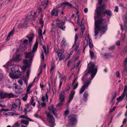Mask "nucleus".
<instances>
[{
    "label": "nucleus",
    "mask_w": 127,
    "mask_h": 127,
    "mask_svg": "<svg viewBox=\"0 0 127 127\" xmlns=\"http://www.w3.org/2000/svg\"><path fill=\"white\" fill-rule=\"evenodd\" d=\"M38 45V42L37 41H36L33 45L32 51L28 53L25 52L24 53L25 58H30V60H24L23 63L24 65L21 67L23 72H24L26 70L27 67H28L30 66V63L31 62L32 58L34 57V53L37 50Z\"/></svg>",
    "instance_id": "1"
},
{
    "label": "nucleus",
    "mask_w": 127,
    "mask_h": 127,
    "mask_svg": "<svg viewBox=\"0 0 127 127\" xmlns=\"http://www.w3.org/2000/svg\"><path fill=\"white\" fill-rule=\"evenodd\" d=\"M95 19V36H97L99 31H101L104 33L107 30V25L106 24L105 25L100 26L103 21V19H100L97 20V19L94 17Z\"/></svg>",
    "instance_id": "2"
},
{
    "label": "nucleus",
    "mask_w": 127,
    "mask_h": 127,
    "mask_svg": "<svg viewBox=\"0 0 127 127\" xmlns=\"http://www.w3.org/2000/svg\"><path fill=\"white\" fill-rule=\"evenodd\" d=\"M104 7V5H102L96 8V9L95 10V18L98 19H103V15L104 16L107 15L109 17L111 16L112 15V11L109 10H106L103 12L101 11L103 9Z\"/></svg>",
    "instance_id": "3"
},
{
    "label": "nucleus",
    "mask_w": 127,
    "mask_h": 127,
    "mask_svg": "<svg viewBox=\"0 0 127 127\" xmlns=\"http://www.w3.org/2000/svg\"><path fill=\"white\" fill-rule=\"evenodd\" d=\"M87 67L88 69L87 73L91 74V78H90L91 81L95 76L97 72V69L93 63L91 62H90L88 64Z\"/></svg>",
    "instance_id": "4"
},
{
    "label": "nucleus",
    "mask_w": 127,
    "mask_h": 127,
    "mask_svg": "<svg viewBox=\"0 0 127 127\" xmlns=\"http://www.w3.org/2000/svg\"><path fill=\"white\" fill-rule=\"evenodd\" d=\"M64 50L62 49H59L58 51H57V56H56V60L58 59L59 58V61H61V60L64 58L65 56L64 54Z\"/></svg>",
    "instance_id": "5"
},
{
    "label": "nucleus",
    "mask_w": 127,
    "mask_h": 127,
    "mask_svg": "<svg viewBox=\"0 0 127 127\" xmlns=\"http://www.w3.org/2000/svg\"><path fill=\"white\" fill-rule=\"evenodd\" d=\"M77 123V119L74 115H72L68 119V124L71 126H75Z\"/></svg>",
    "instance_id": "6"
},
{
    "label": "nucleus",
    "mask_w": 127,
    "mask_h": 127,
    "mask_svg": "<svg viewBox=\"0 0 127 127\" xmlns=\"http://www.w3.org/2000/svg\"><path fill=\"white\" fill-rule=\"evenodd\" d=\"M48 119L49 122L52 124L51 125H49V126L51 127H54L55 125V119L53 116L51 115L49 112H48Z\"/></svg>",
    "instance_id": "7"
},
{
    "label": "nucleus",
    "mask_w": 127,
    "mask_h": 127,
    "mask_svg": "<svg viewBox=\"0 0 127 127\" xmlns=\"http://www.w3.org/2000/svg\"><path fill=\"white\" fill-rule=\"evenodd\" d=\"M75 93V92L74 91L72 90L71 91L70 94L69 95L68 100L66 104V106H68L69 105L70 103V102L73 99Z\"/></svg>",
    "instance_id": "8"
},
{
    "label": "nucleus",
    "mask_w": 127,
    "mask_h": 127,
    "mask_svg": "<svg viewBox=\"0 0 127 127\" xmlns=\"http://www.w3.org/2000/svg\"><path fill=\"white\" fill-rule=\"evenodd\" d=\"M58 27L60 28L63 31H65L66 28V27L64 26L65 24L64 22H61L60 23H56Z\"/></svg>",
    "instance_id": "9"
},
{
    "label": "nucleus",
    "mask_w": 127,
    "mask_h": 127,
    "mask_svg": "<svg viewBox=\"0 0 127 127\" xmlns=\"http://www.w3.org/2000/svg\"><path fill=\"white\" fill-rule=\"evenodd\" d=\"M31 13L30 15L28 16L26 18V21H29L30 20L32 19V18L34 17L35 15L36 12L34 11H31Z\"/></svg>",
    "instance_id": "10"
},
{
    "label": "nucleus",
    "mask_w": 127,
    "mask_h": 127,
    "mask_svg": "<svg viewBox=\"0 0 127 127\" xmlns=\"http://www.w3.org/2000/svg\"><path fill=\"white\" fill-rule=\"evenodd\" d=\"M9 75L10 77L12 79H17L18 77L15 75L14 71H12L11 72L9 73Z\"/></svg>",
    "instance_id": "11"
},
{
    "label": "nucleus",
    "mask_w": 127,
    "mask_h": 127,
    "mask_svg": "<svg viewBox=\"0 0 127 127\" xmlns=\"http://www.w3.org/2000/svg\"><path fill=\"white\" fill-rule=\"evenodd\" d=\"M89 96V94L86 91L84 93L83 97V100L85 102L87 101L88 100L87 98Z\"/></svg>",
    "instance_id": "12"
},
{
    "label": "nucleus",
    "mask_w": 127,
    "mask_h": 127,
    "mask_svg": "<svg viewBox=\"0 0 127 127\" xmlns=\"http://www.w3.org/2000/svg\"><path fill=\"white\" fill-rule=\"evenodd\" d=\"M51 67L50 70V71L51 73V76L52 75L53 73L52 71L55 68V60H52L51 62Z\"/></svg>",
    "instance_id": "13"
},
{
    "label": "nucleus",
    "mask_w": 127,
    "mask_h": 127,
    "mask_svg": "<svg viewBox=\"0 0 127 127\" xmlns=\"http://www.w3.org/2000/svg\"><path fill=\"white\" fill-rule=\"evenodd\" d=\"M59 10L58 9L57 10L56 12H55L54 9H53L52 10L51 12V16H53V15H54L56 16H58V13L59 12Z\"/></svg>",
    "instance_id": "14"
},
{
    "label": "nucleus",
    "mask_w": 127,
    "mask_h": 127,
    "mask_svg": "<svg viewBox=\"0 0 127 127\" xmlns=\"http://www.w3.org/2000/svg\"><path fill=\"white\" fill-rule=\"evenodd\" d=\"M28 25L27 23H25V25H24V24H23V23H21L19 24L17 26V27L18 28H25L27 27Z\"/></svg>",
    "instance_id": "15"
},
{
    "label": "nucleus",
    "mask_w": 127,
    "mask_h": 127,
    "mask_svg": "<svg viewBox=\"0 0 127 127\" xmlns=\"http://www.w3.org/2000/svg\"><path fill=\"white\" fill-rule=\"evenodd\" d=\"M64 5H65L64 2H63L57 6L56 7V8L57 9L60 7H62V9H64L65 8V7Z\"/></svg>",
    "instance_id": "16"
},
{
    "label": "nucleus",
    "mask_w": 127,
    "mask_h": 127,
    "mask_svg": "<svg viewBox=\"0 0 127 127\" xmlns=\"http://www.w3.org/2000/svg\"><path fill=\"white\" fill-rule=\"evenodd\" d=\"M48 110H49L50 112H52L53 114H54L55 113L54 109V105L53 104L51 105L50 106L48 107Z\"/></svg>",
    "instance_id": "17"
},
{
    "label": "nucleus",
    "mask_w": 127,
    "mask_h": 127,
    "mask_svg": "<svg viewBox=\"0 0 127 127\" xmlns=\"http://www.w3.org/2000/svg\"><path fill=\"white\" fill-rule=\"evenodd\" d=\"M59 97L60 101H61L63 102L64 101L65 96L63 94H60L59 95Z\"/></svg>",
    "instance_id": "18"
},
{
    "label": "nucleus",
    "mask_w": 127,
    "mask_h": 127,
    "mask_svg": "<svg viewBox=\"0 0 127 127\" xmlns=\"http://www.w3.org/2000/svg\"><path fill=\"white\" fill-rule=\"evenodd\" d=\"M0 99H3L6 98V93L2 92H0Z\"/></svg>",
    "instance_id": "19"
},
{
    "label": "nucleus",
    "mask_w": 127,
    "mask_h": 127,
    "mask_svg": "<svg viewBox=\"0 0 127 127\" xmlns=\"http://www.w3.org/2000/svg\"><path fill=\"white\" fill-rule=\"evenodd\" d=\"M15 95L12 93H6V97L8 98H11L12 97H14Z\"/></svg>",
    "instance_id": "20"
},
{
    "label": "nucleus",
    "mask_w": 127,
    "mask_h": 127,
    "mask_svg": "<svg viewBox=\"0 0 127 127\" xmlns=\"http://www.w3.org/2000/svg\"><path fill=\"white\" fill-rule=\"evenodd\" d=\"M42 5L43 6H44V7H47L48 5V0H44L41 2Z\"/></svg>",
    "instance_id": "21"
},
{
    "label": "nucleus",
    "mask_w": 127,
    "mask_h": 127,
    "mask_svg": "<svg viewBox=\"0 0 127 127\" xmlns=\"http://www.w3.org/2000/svg\"><path fill=\"white\" fill-rule=\"evenodd\" d=\"M20 56L19 54L17 55L16 57H15L13 59V60L15 61L16 62H18L20 61V59H19Z\"/></svg>",
    "instance_id": "22"
},
{
    "label": "nucleus",
    "mask_w": 127,
    "mask_h": 127,
    "mask_svg": "<svg viewBox=\"0 0 127 127\" xmlns=\"http://www.w3.org/2000/svg\"><path fill=\"white\" fill-rule=\"evenodd\" d=\"M102 55L103 57L105 59H107L109 57L111 56V54L110 53H105Z\"/></svg>",
    "instance_id": "23"
},
{
    "label": "nucleus",
    "mask_w": 127,
    "mask_h": 127,
    "mask_svg": "<svg viewBox=\"0 0 127 127\" xmlns=\"http://www.w3.org/2000/svg\"><path fill=\"white\" fill-rule=\"evenodd\" d=\"M91 82L90 81L85 82H83L84 84L83 86H84V87L85 88L88 87L89 85V84Z\"/></svg>",
    "instance_id": "24"
},
{
    "label": "nucleus",
    "mask_w": 127,
    "mask_h": 127,
    "mask_svg": "<svg viewBox=\"0 0 127 127\" xmlns=\"http://www.w3.org/2000/svg\"><path fill=\"white\" fill-rule=\"evenodd\" d=\"M14 72L15 75L18 77V78L19 76H21L22 75L21 72H20L19 70H17L15 71H14Z\"/></svg>",
    "instance_id": "25"
},
{
    "label": "nucleus",
    "mask_w": 127,
    "mask_h": 127,
    "mask_svg": "<svg viewBox=\"0 0 127 127\" xmlns=\"http://www.w3.org/2000/svg\"><path fill=\"white\" fill-rule=\"evenodd\" d=\"M90 56L91 59H93L95 57V54L93 51L91 50L90 51Z\"/></svg>",
    "instance_id": "26"
},
{
    "label": "nucleus",
    "mask_w": 127,
    "mask_h": 127,
    "mask_svg": "<svg viewBox=\"0 0 127 127\" xmlns=\"http://www.w3.org/2000/svg\"><path fill=\"white\" fill-rule=\"evenodd\" d=\"M19 118H25L26 119H27L29 121H31V119L30 118H28L27 116L23 115H22L20 116Z\"/></svg>",
    "instance_id": "27"
},
{
    "label": "nucleus",
    "mask_w": 127,
    "mask_h": 127,
    "mask_svg": "<svg viewBox=\"0 0 127 127\" xmlns=\"http://www.w3.org/2000/svg\"><path fill=\"white\" fill-rule=\"evenodd\" d=\"M21 122L22 123L24 124L27 125L29 124V122L28 121L23 119L21 120Z\"/></svg>",
    "instance_id": "28"
},
{
    "label": "nucleus",
    "mask_w": 127,
    "mask_h": 127,
    "mask_svg": "<svg viewBox=\"0 0 127 127\" xmlns=\"http://www.w3.org/2000/svg\"><path fill=\"white\" fill-rule=\"evenodd\" d=\"M88 73H86L85 74L83 75L82 78V80L83 81V82H85V80L87 78L86 76L88 75Z\"/></svg>",
    "instance_id": "29"
},
{
    "label": "nucleus",
    "mask_w": 127,
    "mask_h": 127,
    "mask_svg": "<svg viewBox=\"0 0 127 127\" xmlns=\"http://www.w3.org/2000/svg\"><path fill=\"white\" fill-rule=\"evenodd\" d=\"M38 102L39 105H41V106L42 107H44L46 105V103L45 102H42L38 101Z\"/></svg>",
    "instance_id": "30"
},
{
    "label": "nucleus",
    "mask_w": 127,
    "mask_h": 127,
    "mask_svg": "<svg viewBox=\"0 0 127 127\" xmlns=\"http://www.w3.org/2000/svg\"><path fill=\"white\" fill-rule=\"evenodd\" d=\"M85 39L84 41V46L86 47L88 43V41L86 39V37H85Z\"/></svg>",
    "instance_id": "31"
},
{
    "label": "nucleus",
    "mask_w": 127,
    "mask_h": 127,
    "mask_svg": "<svg viewBox=\"0 0 127 127\" xmlns=\"http://www.w3.org/2000/svg\"><path fill=\"white\" fill-rule=\"evenodd\" d=\"M85 88L84 87V86H82L80 89V90L79 92L80 94H82L84 91Z\"/></svg>",
    "instance_id": "32"
},
{
    "label": "nucleus",
    "mask_w": 127,
    "mask_h": 127,
    "mask_svg": "<svg viewBox=\"0 0 127 127\" xmlns=\"http://www.w3.org/2000/svg\"><path fill=\"white\" fill-rule=\"evenodd\" d=\"M23 95H24V96L23 97L22 99L23 100L25 101L27 99L28 97V94H26Z\"/></svg>",
    "instance_id": "33"
},
{
    "label": "nucleus",
    "mask_w": 127,
    "mask_h": 127,
    "mask_svg": "<svg viewBox=\"0 0 127 127\" xmlns=\"http://www.w3.org/2000/svg\"><path fill=\"white\" fill-rule=\"evenodd\" d=\"M20 49L23 48L24 50L26 49L27 48L26 45L25 44H22L20 45Z\"/></svg>",
    "instance_id": "34"
},
{
    "label": "nucleus",
    "mask_w": 127,
    "mask_h": 127,
    "mask_svg": "<svg viewBox=\"0 0 127 127\" xmlns=\"http://www.w3.org/2000/svg\"><path fill=\"white\" fill-rule=\"evenodd\" d=\"M33 97H32L31 98V100L30 101L31 104H32V105L33 106H34L35 104V102H33Z\"/></svg>",
    "instance_id": "35"
},
{
    "label": "nucleus",
    "mask_w": 127,
    "mask_h": 127,
    "mask_svg": "<svg viewBox=\"0 0 127 127\" xmlns=\"http://www.w3.org/2000/svg\"><path fill=\"white\" fill-rule=\"evenodd\" d=\"M78 39V37L76 34L75 35V41L74 42V44L73 45L72 47H73L75 46L76 44V41Z\"/></svg>",
    "instance_id": "36"
},
{
    "label": "nucleus",
    "mask_w": 127,
    "mask_h": 127,
    "mask_svg": "<svg viewBox=\"0 0 127 127\" xmlns=\"http://www.w3.org/2000/svg\"><path fill=\"white\" fill-rule=\"evenodd\" d=\"M61 43L62 44H63V45L65 46L66 45V41H65V39L64 38H63L62 41Z\"/></svg>",
    "instance_id": "37"
},
{
    "label": "nucleus",
    "mask_w": 127,
    "mask_h": 127,
    "mask_svg": "<svg viewBox=\"0 0 127 127\" xmlns=\"http://www.w3.org/2000/svg\"><path fill=\"white\" fill-rule=\"evenodd\" d=\"M116 96L117 94L115 93H114V94L113 95L112 99L111 101V102H113L114 100L116 97Z\"/></svg>",
    "instance_id": "38"
},
{
    "label": "nucleus",
    "mask_w": 127,
    "mask_h": 127,
    "mask_svg": "<svg viewBox=\"0 0 127 127\" xmlns=\"http://www.w3.org/2000/svg\"><path fill=\"white\" fill-rule=\"evenodd\" d=\"M63 102L61 101H60L57 104V107H59L60 106H62L63 104Z\"/></svg>",
    "instance_id": "39"
},
{
    "label": "nucleus",
    "mask_w": 127,
    "mask_h": 127,
    "mask_svg": "<svg viewBox=\"0 0 127 127\" xmlns=\"http://www.w3.org/2000/svg\"><path fill=\"white\" fill-rule=\"evenodd\" d=\"M64 5H68L70 7L72 6V4L71 3H69L68 2H64Z\"/></svg>",
    "instance_id": "40"
},
{
    "label": "nucleus",
    "mask_w": 127,
    "mask_h": 127,
    "mask_svg": "<svg viewBox=\"0 0 127 127\" xmlns=\"http://www.w3.org/2000/svg\"><path fill=\"white\" fill-rule=\"evenodd\" d=\"M28 79V78H27L25 77H23L22 79L24 81L25 83H27V80Z\"/></svg>",
    "instance_id": "41"
},
{
    "label": "nucleus",
    "mask_w": 127,
    "mask_h": 127,
    "mask_svg": "<svg viewBox=\"0 0 127 127\" xmlns=\"http://www.w3.org/2000/svg\"><path fill=\"white\" fill-rule=\"evenodd\" d=\"M20 124L18 122L15 123L13 126V127H19L20 126Z\"/></svg>",
    "instance_id": "42"
},
{
    "label": "nucleus",
    "mask_w": 127,
    "mask_h": 127,
    "mask_svg": "<svg viewBox=\"0 0 127 127\" xmlns=\"http://www.w3.org/2000/svg\"><path fill=\"white\" fill-rule=\"evenodd\" d=\"M21 90V89H19L18 88L17 89H16L15 91V92L16 93H21V91H20V90Z\"/></svg>",
    "instance_id": "43"
},
{
    "label": "nucleus",
    "mask_w": 127,
    "mask_h": 127,
    "mask_svg": "<svg viewBox=\"0 0 127 127\" xmlns=\"http://www.w3.org/2000/svg\"><path fill=\"white\" fill-rule=\"evenodd\" d=\"M14 32V30H12L9 32V33L8 34V35L10 36H12Z\"/></svg>",
    "instance_id": "44"
},
{
    "label": "nucleus",
    "mask_w": 127,
    "mask_h": 127,
    "mask_svg": "<svg viewBox=\"0 0 127 127\" xmlns=\"http://www.w3.org/2000/svg\"><path fill=\"white\" fill-rule=\"evenodd\" d=\"M115 48V46L114 45L112 46L109 47L108 48L109 50L110 51L114 49Z\"/></svg>",
    "instance_id": "45"
},
{
    "label": "nucleus",
    "mask_w": 127,
    "mask_h": 127,
    "mask_svg": "<svg viewBox=\"0 0 127 127\" xmlns=\"http://www.w3.org/2000/svg\"><path fill=\"white\" fill-rule=\"evenodd\" d=\"M30 70H28V71H27L26 73V77L27 78H29V74L30 72Z\"/></svg>",
    "instance_id": "46"
},
{
    "label": "nucleus",
    "mask_w": 127,
    "mask_h": 127,
    "mask_svg": "<svg viewBox=\"0 0 127 127\" xmlns=\"http://www.w3.org/2000/svg\"><path fill=\"white\" fill-rule=\"evenodd\" d=\"M123 98L121 96L117 98V100L119 101H121L123 99Z\"/></svg>",
    "instance_id": "47"
},
{
    "label": "nucleus",
    "mask_w": 127,
    "mask_h": 127,
    "mask_svg": "<svg viewBox=\"0 0 127 127\" xmlns=\"http://www.w3.org/2000/svg\"><path fill=\"white\" fill-rule=\"evenodd\" d=\"M17 106V105L14 103L12 105V108L13 109H16Z\"/></svg>",
    "instance_id": "48"
},
{
    "label": "nucleus",
    "mask_w": 127,
    "mask_h": 127,
    "mask_svg": "<svg viewBox=\"0 0 127 127\" xmlns=\"http://www.w3.org/2000/svg\"><path fill=\"white\" fill-rule=\"evenodd\" d=\"M58 48L57 45L56 46L55 45V47H54V50L55 52L56 53V55L57 54V51H58L59 50H58Z\"/></svg>",
    "instance_id": "49"
},
{
    "label": "nucleus",
    "mask_w": 127,
    "mask_h": 127,
    "mask_svg": "<svg viewBox=\"0 0 127 127\" xmlns=\"http://www.w3.org/2000/svg\"><path fill=\"white\" fill-rule=\"evenodd\" d=\"M79 43H77V45L76 46V47L74 49V51H77L78 49V48H79Z\"/></svg>",
    "instance_id": "50"
},
{
    "label": "nucleus",
    "mask_w": 127,
    "mask_h": 127,
    "mask_svg": "<svg viewBox=\"0 0 127 127\" xmlns=\"http://www.w3.org/2000/svg\"><path fill=\"white\" fill-rule=\"evenodd\" d=\"M89 46L90 48H92L93 47V45L92 43H91V41H89Z\"/></svg>",
    "instance_id": "51"
},
{
    "label": "nucleus",
    "mask_w": 127,
    "mask_h": 127,
    "mask_svg": "<svg viewBox=\"0 0 127 127\" xmlns=\"http://www.w3.org/2000/svg\"><path fill=\"white\" fill-rule=\"evenodd\" d=\"M31 88V87H30V86H29L27 90V93L26 94H28V93H30V89Z\"/></svg>",
    "instance_id": "52"
},
{
    "label": "nucleus",
    "mask_w": 127,
    "mask_h": 127,
    "mask_svg": "<svg viewBox=\"0 0 127 127\" xmlns=\"http://www.w3.org/2000/svg\"><path fill=\"white\" fill-rule=\"evenodd\" d=\"M43 48L44 50V53H45L46 54V46L45 45H43Z\"/></svg>",
    "instance_id": "53"
},
{
    "label": "nucleus",
    "mask_w": 127,
    "mask_h": 127,
    "mask_svg": "<svg viewBox=\"0 0 127 127\" xmlns=\"http://www.w3.org/2000/svg\"><path fill=\"white\" fill-rule=\"evenodd\" d=\"M9 110H10L8 109H5L4 108H2L1 109V111H4V112H6L7 111H9Z\"/></svg>",
    "instance_id": "54"
},
{
    "label": "nucleus",
    "mask_w": 127,
    "mask_h": 127,
    "mask_svg": "<svg viewBox=\"0 0 127 127\" xmlns=\"http://www.w3.org/2000/svg\"><path fill=\"white\" fill-rule=\"evenodd\" d=\"M70 89V87L69 85H68L65 88V91L67 92H68L69 90Z\"/></svg>",
    "instance_id": "55"
},
{
    "label": "nucleus",
    "mask_w": 127,
    "mask_h": 127,
    "mask_svg": "<svg viewBox=\"0 0 127 127\" xmlns=\"http://www.w3.org/2000/svg\"><path fill=\"white\" fill-rule=\"evenodd\" d=\"M69 111L68 110H66L64 111V114L65 115H67L69 114Z\"/></svg>",
    "instance_id": "56"
},
{
    "label": "nucleus",
    "mask_w": 127,
    "mask_h": 127,
    "mask_svg": "<svg viewBox=\"0 0 127 127\" xmlns=\"http://www.w3.org/2000/svg\"><path fill=\"white\" fill-rule=\"evenodd\" d=\"M116 75L118 78H120V74L119 72L118 71H117L116 72Z\"/></svg>",
    "instance_id": "57"
},
{
    "label": "nucleus",
    "mask_w": 127,
    "mask_h": 127,
    "mask_svg": "<svg viewBox=\"0 0 127 127\" xmlns=\"http://www.w3.org/2000/svg\"><path fill=\"white\" fill-rule=\"evenodd\" d=\"M72 61H71V60H70L68 62L67 64V66L68 67H69L70 65V64H71L72 63Z\"/></svg>",
    "instance_id": "58"
},
{
    "label": "nucleus",
    "mask_w": 127,
    "mask_h": 127,
    "mask_svg": "<svg viewBox=\"0 0 127 127\" xmlns=\"http://www.w3.org/2000/svg\"><path fill=\"white\" fill-rule=\"evenodd\" d=\"M3 75L2 74H0V81L3 79Z\"/></svg>",
    "instance_id": "59"
},
{
    "label": "nucleus",
    "mask_w": 127,
    "mask_h": 127,
    "mask_svg": "<svg viewBox=\"0 0 127 127\" xmlns=\"http://www.w3.org/2000/svg\"><path fill=\"white\" fill-rule=\"evenodd\" d=\"M118 6H116L114 10V11H116L117 12L118 11Z\"/></svg>",
    "instance_id": "60"
},
{
    "label": "nucleus",
    "mask_w": 127,
    "mask_h": 127,
    "mask_svg": "<svg viewBox=\"0 0 127 127\" xmlns=\"http://www.w3.org/2000/svg\"><path fill=\"white\" fill-rule=\"evenodd\" d=\"M78 85V82H77V83L76 84L75 86L73 88V89H75L77 87Z\"/></svg>",
    "instance_id": "61"
},
{
    "label": "nucleus",
    "mask_w": 127,
    "mask_h": 127,
    "mask_svg": "<svg viewBox=\"0 0 127 127\" xmlns=\"http://www.w3.org/2000/svg\"><path fill=\"white\" fill-rule=\"evenodd\" d=\"M103 1V0H98V1L99 5H101Z\"/></svg>",
    "instance_id": "62"
},
{
    "label": "nucleus",
    "mask_w": 127,
    "mask_h": 127,
    "mask_svg": "<svg viewBox=\"0 0 127 127\" xmlns=\"http://www.w3.org/2000/svg\"><path fill=\"white\" fill-rule=\"evenodd\" d=\"M18 82L21 85H23V82L22 81V80L21 79H19L18 81Z\"/></svg>",
    "instance_id": "63"
},
{
    "label": "nucleus",
    "mask_w": 127,
    "mask_h": 127,
    "mask_svg": "<svg viewBox=\"0 0 127 127\" xmlns=\"http://www.w3.org/2000/svg\"><path fill=\"white\" fill-rule=\"evenodd\" d=\"M32 39V37H29V42H31Z\"/></svg>",
    "instance_id": "64"
}]
</instances>
